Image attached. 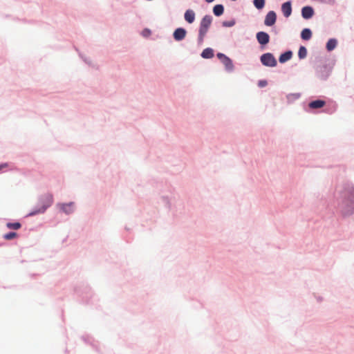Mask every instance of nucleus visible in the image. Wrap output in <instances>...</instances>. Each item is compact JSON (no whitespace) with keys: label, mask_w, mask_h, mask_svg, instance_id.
I'll return each mask as SVG.
<instances>
[{"label":"nucleus","mask_w":354,"mask_h":354,"mask_svg":"<svg viewBox=\"0 0 354 354\" xmlns=\"http://www.w3.org/2000/svg\"><path fill=\"white\" fill-rule=\"evenodd\" d=\"M212 17L209 15H205L201 21L199 32H198V42L202 43L205 37L206 33L212 24Z\"/></svg>","instance_id":"nucleus-1"},{"label":"nucleus","mask_w":354,"mask_h":354,"mask_svg":"<svg viewBox=\"0 0 354 354\" xmlns=\"http://www.w3.org/2000/svg\"><path fill=\"white\" fill-rule=\"evenodd\" d=\"M261 62L266 66L274 67L277 65V60L273 55L270 53L262 55L261 57Z\"/></svg>","instance_id":"nucleus-2"},{"label":"nucleus","mask_w":354,"mask_h":354,"mask_svg":"<svg viewBox=\"0 0 354 354\" xmlns=\"http://www.w3.org/2000/svg\"><path fill=\"white\" fill-rule=\"evenodd\" d=\"M53 195H51V194L46 195L44 198V204L42 205V207L39 209L30 213V215H35L38 213L44 212L46 211V209L51 205V204L53 203Z\"/></svg>","instance_id":"nucleus-3"},{"label":"nucleus","mask_w":354,"mask_h":354,"mask_svg":"<svg viewBox=\"0 0 354 354\" xmlns=\"http://www.w3.org/2000/svg\"><path fill=\"white\" fill-rule=\"evenodd\" d=\"M216 55H217V57L223 64L226 70H227L229 71H232L234 66H233L232 60L228 57H227L225 55H224L221 53H217Z\"/></svg>","instance_id":"nucleus-4"},{"label":"nucleus","mask_w":354,"mask_h":354,"mask_svg":"<svg viewBox=\"0 0 354 354\" xmlns=\"http://www.w3.org/2000/svg\"><path fill=\"white\" fill-rule=\"evenodd\" d=\"M276 20L277 15L275 12L270 11L267 13L265 17L264 24L267 26H272L275 24Z\"/></svg>","instance_id":"nucleus-5"},{"label":"nucleus","mask_w":354,"mask_h":354,"mask_svg":"<svg viewBox=\"0 0 354 354\" xmlns=\"http://www.w3.org/2000/svg\"><path fill=\"white\" fill-rule=\"evenodd\" d=\"M257 39L260 44L266 45L270 41V36L268 33L261 31L257 32Z\"/></svg>","instance_id":"nucleus-6"},{"label":"nucleus","mask_w":354,"mask_h":354,"mask_svg":"<svg viewBox=\"0 0 354 354\" xmlns=\"http://www.w3.org/2000/svg\"><path fill=\"white\" fill-rule=\"evenodd\" d=\"M187 31L185 30V29L183 28H178L175 30L173 36L175 40L181 41L185 37Z\"/></svg>","instance_id":"nucleus-7"},{"label":"nucleus","mask_w":354,"mask_h":354,"mask_svg":"<svg viewBox=\"0 0 354 354\" xmlns=\"http://www.w3.org/2000/svg\"><path fill=\"white\" fill-rule=\"evenodd\" d=\"M281 11L285 17H288L292 13L291 2L287 1L283 3L281 6Z\"/></svg>","instance_id":"nucleus-8"},{"label":"nucleus","mask_w":354,"mask_h":354,"mask_svg":"<svg viewBox=\"0 0 354 354\" xmlns=\"http://www.w3.org/2000/svg\"><path fill=\"white\" fill-rule=\"evenodd\" d=\"M314 15V10L310 6H305L301 10V15L306 19H310Z\"/></svg>","instance_id":"nucleus-9"},{"label":"nucleus","mask_w":354,"mask_h":354,"mask_svg":"<svg viewBox=\"0 0 354 354\" xmlns=\"http://www.w3.org/2000/svg\"><path fill=\"white\" fill-rule=\"evenodd\" d=\"M61 210L66 214H71L74 210V203L71 202L69 203H62L59 205Z\"/></svg>","instance_id":"nucleus-10"},{"label":"nucleus","mask_w":354,"mask_h":354,"mask_svg":"<svg viewBox=\"0 0 354 354\" xmlns=\"http://www.w3.org/2000/svg\"><path fill=\"white\" fill-rule=\"evenodd\" d=\"M185 19L189 24H192L195 20V12L192 10H187L185 12Z\"/></svg>","instance_id":"nucleus-11"},{"label":"nucleus","mask_w":354,"mask_h":354,"mask_svg":"<svg viewBox=\"0 0 354 354\" xmlns=\"http://www.w3.org/2000/svg\"><path fill=\"white\" fill-rule=\"evenodd\" d=\"M326 104L325 101L322 100H317L309 103L308 106L310 109H315L323 107Z\"/></svg>","instance_id":"nucleus-12"},{"label":"nucleus","mask_w":354,"mask_h":354,"mask_svg":"<svg viewBox=\"0 0 354 354\" xmlns=\"http://www.w3.org/2000/svg\"><path fill=\"white\" fill-rule=\"evenodd\" d=\"M292 53L291 51H287L282 53L279 59V62L284 63L291 59Z\"/></svg>","instance_id":"nucleus-13"},{"label":"nucleus","mask_w":354,"mask_h":354,"mask_svg":"<svg viewBox=\"0 0 354 354\" xmlns=\"http://www.w3.org/2000/svg\"><path fill=\"white\" fill-rule=\"evenodd\" d=\"M201 56L205 59L212 58L214 57V50L210 48H207L203 50Z\"/></svg>","instance_id":"nucleus-14"},{"label":"nucleus","mask_w":354,"mask_h":354,"mask_svg":"<svg viewBox=\"0 0 354 354\" xmlns=\"http://www.w3.org/2000/svg\"><path fill=\"white\" fill-rule=\"evenodd\" d=\"M312 37V32L310 29L308 28H304L302 31H301V37L304 39V40H308L311 38Z\"/></svg>","instance_id":"nucleus-15"},{"label":"nucleus","mask_w":354,"mask_h":354,"mask_svg":"<svg viewBox=\"0 0 354 354\" xmlns=\"http://www.w3.org/2000/svg\"><path fill=\"white\" fill-rule=\"evenodd\" d=\"M224 12V8L223 5H216L213 8V12L216 16H221Z\"/></svg>","instance_id":"nucleus-16"},{"label":"nucleus","mask_w":354,"mask_h":354,"mask_svg":"<svg viewBox=\"0 0 354 354\" xmlns=\"http://www.w3.org/2000/svg\"><path fill=\"white\" fill-rule=\"evenodd\" d=\"M337 40L335 39H330L326 44V49L331 51L335 48L337 46Z\"/></svg>","instance_id":"nucleus-17"},{"label":"nucleus","mask_w":354,"mask_h":354,"mask_svg":"<svg viewBox=\"0 0 354 354\" xmlns=\"http://www.w3.org/2000/svg\"><path fill=\"white\" fill-rule=\"evenodd\" d=\"M254 6L258 10H261L265 6V0H254Z\"/></svg>","instance_id":"nucleus-18"},{"label":"nucleus","mask_w":354,"mask_h":354,"mask_svg":"<svg viewBox=\"0 0 354 354\" xmlns=\"http://www.w3.org/2000/svg\"><path fill=\"white\" fill-rule=\"evenodd\" d=\"M307 55V50L304 46H301L299 49L298 56L300 59H304Z\"/></svg>","instance_id":"nucleus-19"},{"label":"nucleus","mask_w":354,"mask_h":354,"mask_svg":"<svg viewBox=\"0 0 354 354\" xmlns=\"http://www.w3.org/2000/svg\"><path fill=\"white\" fill-rule=\"evenodd\" d=\"M6 226L8 229L18 230L21 227V225L19 222L16 223H8Z\"/></svg>","instance_id":"nucleus-20"},{"label":"nucleus","mask_w":354,"mask_h":354,"mask_svg":"<svg viewBox=\"0 0 354 354\" xmlns=\"http://www.w3.org/2000/svg\"><path fill=\"white\" fill-rule=\"evenodd\" d=\"M17 236L15 232H9L3 235V238L6 240H11L16 238Z\"/></svg>","instance_id":"nucleus-21"},{"label":"nucleus","mask_w":354,"mask_h":354,"mask_svg":"<svg viewBox=\"0 0 354 354\" xmlns=\"http://www.w3.org/2000/svg\"><path fill=\"white\" fill-rule=\"evenodd\" d=\"M235 24V21L234 20L232 21H225L223 22V26L225 27H232Z\"/></svg>","instance_id":"nucleus-22"},{"label":"nucleus","mask_w":354,"mask_h":354,"mask_svg":"<svg viewBox=\"0 0 354 354\" xmlns=\"http://www.w3.org/2000/svg\"><path fill=\"white\" fill-rule=\"evenodd\" d=\"M350 201L353 207H354V190L352 189L350 192Z\"/></svg>","instance_id":"nucleus-23"},{"label":"nucleus","mask_w":354,"mask_h":354,"mask_svg":"<svg viewBox=\"0 0 354 354\" xmlns=\"http://www.w3.org/2000/svg\"><path fill=\"white\" fill-rule=\"evenodd\" d=\"M267 84L268 82L266 80H260L258 82V86L261 88L265 87L266 86H267Z\"/></svg>","instance_id":"nucleus-24"},{"label":"nucleus","mask_w":354,"mask_h":354,"mask_svg":"<svg viewBox=\"0 0 354 354\" xmlns=\"http://www.w3.org/2000/svg\"><path fill=\"white\" fill-rule=\"evenodd\" d=\"M150 34H151V31H150V30H149V29H145V30H144L142 31V35H143L144 37H148V36H149V35H150Z\"/></svg>","instance_id":"nucleus-25"},{"label":"nucleus","mask_w":354,"mask_h":354,"mask_svg":"<svg viewBox=\"0 0 354 354\" xmlns=\"http://www.w3.org/2000/svg\"><path fill=\"white\" fill-rule=\"evenodd\" d=\"M8 165L7 163H3L0 165V171L3 169L8 167Z\"/></svg>","instance_id":"nucleus-26"},{"label":"nucleus","mask_w":354,"mask_h":354,"mask_svg":"<svg viewBox=\"0 0 354 354\" xmlns=\"http://www.w3.org/2000/svg\"><path fill=\"white\" fill-rule=\"evenodd\" d=\"M207 3H211L212 1H214V0H205Z\"/></svg>","instance_id":"nucleus-27"}]
</instances>
